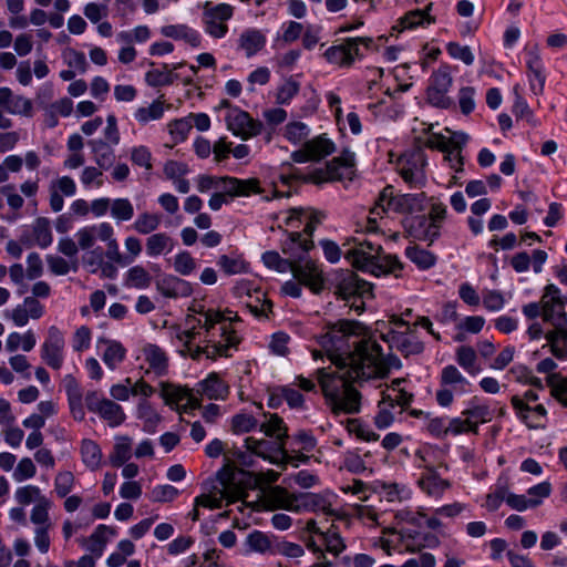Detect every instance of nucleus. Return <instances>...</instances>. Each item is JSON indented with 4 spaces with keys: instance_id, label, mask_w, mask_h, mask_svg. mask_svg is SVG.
<instances>
[{
    "instance_id": "obj_1",
    "label": "nucleus",
    "mask_w": 567,
    "mask_h": 567,
    "mask_svg": "<svg viewBox=\"0 0 567 567\" xmlns=\"http://www.w3.org/2000/svg\"><path fill=\"white\" fill-rule=\"evenodd\" d=\"M362 329L357 321L340 320L320 338V344L334 368L318 369L316 374L326 404L334 415L358 413L361 394L353 383L383 378L390 370L381 346L371 338L354 342L355 350L351 353L343 351L347 338L359 336Z\"/></svg>"
},
{
    "instance_id": "obj_2",
    "label": "nucleus",
    "mask_w": 567,
    "mask_h": 567,
    "mask_svg": "<svg viewBox=\"0 0 567 567\" xmlns=\"http://www.w3.org/2000/svg\"><path fill=\"white\" fill-rule=\"evenodd\" d=\"M344 258L357 269L368 271L377 277L392 274L400 276L402 262L393 255L381 256V246L372 240L359 237L348 238Z\"/></svg>"
},
{
    "instance_id": "obj_3",
    "label": "nucleus",
    "mask_w": 567,
    "mask_h": 567,
    "mask_svg": "<svg viewBox=\"0 0 567 567\" xmlns=\"http://www.w3.org/2000/svg\"><path fill=\"white\" fill-rule=\"evenodd\" d=\"M425 194H402L393 196V187L386 186L380 194L371 215H380L385 212V206L400 214H414L424 209Z\"/></svg>"
},
{
    "instance_id": "obj_4",
    "label": "nucleus",
    "mask_w": 567,
    "mask_h": 567,
    "mask_svg": "<svg viewBox=\"0 0 567 567\" xmlns=\"http://www.w3.org/2000/svg\"><path fill=\"white\" fill-rule=\"evenodd\" d=\"M195 319L194 315H188L186 318L187 330L177 333L176 338L184 346L183 354H188L192 359L198 360L202 355L207 359L215 360L217 357L225 355L227 352V344L214 343L206 344L205 347L193 346V341L202 336L199 330H196V324L193 322Z\"/></svg>"
},
{
    "instance_id": "obj_5",
    "label": "nucleus",
    "mask_w": 567,
    "mask_h": 567,
    "mask_svg": "<svg viewBox=\"0 0 567 567\" xmlns=\"http://www.w3.org/2000/svg\"><path fill=\"white\" fill-rule=\"evenodd\" d=\"M425 166V154L417 150L399 158L398 172L411 187L422 188L426 183Z\"/></svg>"
},
{
    "instance_id": "obj_6",
    "label": "nucleus",
    "mask_w": 567,
    "mask_h": 567,
    "mask_svg": "<svg viewBox=\"0 0 567 567\" xmlns=\"http://www.w3.org/2000/svg\"><path fill=\"white\" fill-rule=\"evenodd\" d=\"M453 78L451 66L442 64L436 71L433 72L427 87V101L441 109H449L453 105L452 99L447 92L452 85Z\"/></svg>"
},
{
    "instance_id": "obj_7",
    "label": "nucleus",
    "mask_w": 567,
    "mask_h": 567,
    "mask_svg": "<svg viewBox=\"0 0 567 567\" xmlns=\"http://www.w3.org/2000/svg\"><path fill=\"white\" fill-rule=\"evenodd\" d=\"M565 300L557 286L550 284L544 289L542 296V317L545 322L551 326H561L567 323L565 311Z\"/></svg>"
},
{
    "instance_id": "obj_8",
    "label": "nucleus",
    "mask_w": 567,
    "mask_h": 567,
    "mask_svg": "<svg viewBox=\"0 0 567 567\" xmlns=\"http://www.w3.org/2000/svg\"><path fill=\"white\" fill-rule=\"evenodd\" d=\"M233 7L227 3L212 6L206 2L204 6L203 23L205 31L213 38H224L228 31L227 21L233 17Z\"/></svg>"
},
{
    "instance_id": "obj_9",
    "label": "nucleus",
    "mask_w": 567,
    "mask_h": 567,
    "mask_svg": "<svg viewBox=\"0 0 567 567\" xmlns=\"http://www.w3.org/2000/svg\"><path fill=\"white\" fill-rule=\"evenodd\" d=\"M290 271L295 279L308 287L313 293H320L323 289V272L313 260L306 257L292 259Z\"/></svg>"
},
{
    "instance_id": "obj_10",
    "label": "nucleus",
    "mask_w": 567,
    "mask_h": 567,
    "mask_svg": "<svg viewBox=\"0 0 567 567\" xmlns=\"http://www.w3.org/2000/svg\"><path fill=\"white\" fill-rule=\"evenodd\" d=\"M86 408L99 414L110 426H118L125 420V413L116 402L102 398L96 391L89 392L85 396Z\"/></svg>"
},
{
    "instance_id": "obj_11",
    "label": "nucleus",
    "mask_w": 567,
    "mask_h": 567,
    "mask_svg": "<svg viewBox=\"0 0 567 567\" xmlns=\"http://www.w3.org/2000/svg\"><path fill=\"white\" fill-rule=\"evenodd\" d=\"M354 166V154L344 151L340 156L333 158L328 163L326 169L315 172L311 176L305 178L315 183L341 181L351 174Z\"/></svg>"
},
{
    "instance_id": "obj_12",
    "label": "nucleus",
    "mask_w": 567,
    "mask_h": 567,
    "mask_svg": "<svg viewBox=\"0 0 567 567\" xmlns=\"http://www.w3.org/2000/svg\"><path fill=\"white\" fill-rule=\"evenodd\" d=\"M192 310L203 317V330L205 331V336L203 338V342H207V344L220 343L227 344V349L237 342V338L234 331H228L225 326L219 328V334L223 340L216 341L214 337V330L216 324L220 323L225 318L220 312L214 310H204L203 307L200 309H196L195 307Z\"/></svg>"
},
{
    "instance_id": "obj_13",
    "label": "nucleus",
    "mask_w": 567,
    "mask_h": 567,
    "mask_svg": "<svg viewBox=\"0 0 567 567\" xmlns=\"http://www.w3.org/2000/svg\"><path fill=\"white\" fill-rule=\"evenodd\" d=\"M65 341L64 336L55 326L48 329V337L41 347V358L51 369L59 370L63 365Z\"/></svg>"
},
{
    "instance_id": "obj_14",
    "label": "nucleus",
    "mask_w": 567,
    "mask_h": 567,
    "mask_svg": "<svg viewBox=\"0 0 567 567\" xmlns=\"http://www.w3.org/2000/svg\"><path fill=\"white\" fill-rule=\"evenodd\" d=\"M226 123L234 135L248 140L261 133L262 123L250 117L239 109H230L226 115Z\"/></svg>"
},
{
    "instance_id": "obj_15",
    "label": "nucleus",
    "mask_w": 567,
    "mask_h": 567,
    "mask_svg": "<svg viewBox=\"0 0 567 567\" xmlns=\"http://www.w3.org/2000/svg\"><path fill=\"white\" fill-rule=\"evenodd\" d=\"M384 533H391L396 536V544L404 548V551L414 554L421 551L426 546L434 547L439 544L436 536L425 534L422 538L416 529L402 527L400 529H386Z\"/></svg>"
},
{
    "instance_id": "obj_16",
    "label": "nucleus",
    "mask_w": 567,
    "mask_h": 567,
    "mask_svg": "<svg viewBox=\"0 0 567 567\" xmlns=\"http://www.w3.org/2000/svg\"><path fill=\"white\" fill-rule=\"evenodd\" d=\"M161 396L164 399L166 404H179L186 400V403L178 408L179 412L188 413L192 410L200 408V400L194 394V391L175 385L167 382L161 383Z\"/></svg>"
},
{
    "instance_id": "obj_17",
    "label": "nucleus",
    "mask_w": 567,
    "mask_h": 567,
    "mask_svg": "<svg viewBox=\"0 0 567 567\" xmlns=\"http://www.w3.org/2000/svg\"><path fill=\"white\" fill-rule=\"evenodd\" d=\"M336 293L341 299L350 301L353 297L371 296L372 285L360 279L354 272L347 270L340 274L337 279Z\"/></svg>"
},
{
    "instance_id": "obj_18",
    "label": "nucleus",
    "mask_w": 567,
    "mask_h": 567,
    "mask_svg": "<svg viewBox=\"0 0 567 567\" xmlns=\"http://www.w3.org/2000/svg\"><path fill=\"white\" fill-rule=\"evenodd\" d=\"M301 494H291L281 486L271 487L265 493L262 503L269 511L282 508L290 512H300Z\"/></svg>"
},
{
    "instance_id": "obj_19",
    "label": "nucleus",
    "mask_w": 567,
    "mask_h": 567,
    "mask_svg": "<svg viewBox=\"0 0 567 567\" xmlns=\"http://www.w3.org/2000/svg\"><path fill=\"white\" fill-rule=\"evenodd\" d=\"M556 368L557 363L553 359L546 358L537 364L536 370L539 373L548 374L546 382L550 388L551 395L567 406V379L559 373H554Z\"/></svg>"
},
{
    "instance_id": "obj_20",
    "label": "nucleus",
    "mask_w": 567,
    "mask_h": 567,
    "mask_svg": "<svg viewBox=\"0 0 567 567\" xmlns=\"http://www.w3.org/2000/svg\"><path fill=\"white\" fill-rule=\"evenodd\" d=\"M218 192L229 198L249 196L252 193H261L257 178L239 179L236 177H219Z\"/></svg>"
},
{
    "instance_id": "obj_21",
    "label": "nucleus",
    "mask_w": 567,
    "mask_h": 567,
    "mask_svg": "<svg viewBox=\"0 0 567 567\" xmlns=\"http://www.w3.org/2000/svg\"><path fill=\"white\" fill-rule=\"evenodd\" d=\"M333 152V143L324 137H317L305 143L302 150L295 151L291 158L296 163L319 161Z\"/></svg>"
},
{
    "instance_id": "obj_22",
    "label": "nucleus",
    "mask_w": 567,
    "mask_h": 567,
    "mask_svg": "<svg viewBox=\"0 0 567 567\" xmlns=\"http://www.w3.org/2000/svg\"><path fill=\"white\" fill-rule=\"evenodd\" d=\"M44 315V306L34 297H25L21 305H18L6 313L17 327H24L30 319L38 320Z\"/></svg>"
},
{
    "instance_id": "obj_23",
    "label": "nucleus",
    "mask_w": 567,
    "mask_h": 567,
    "mask_svg": "<svg viewBox=\"0 0 567 567\" xmlns=\"http://www.w3.org/2000/svg\"><path fill=\"white\" fill-rule=\"evenodd\" d=\"M157 291L165 298H185L193 293L190 282L176 277L174 275H166L156 281Z\"/></svg>"
},
{
    "instance_id": "obj_24",
    "label": "nucleus",
    "mask_w": 567,
    "mask_h": 567,
    "mask_svg": "<svg viewBox=\"0 0 567 567\" xmlns=\"http://www.w3.org/2000/svg\"><path fill=\"white\" fill-rule=\"evenodd\" d=\"M391 349H396L405 357L411 354H419L423 351V343L412 333H403L396 331H390L383 336Z\"/></svg>"
},
{
    "instance_id": "obj_25",
    "label": "nucleus",
    "mask_w": 567,
    "mask_h": 567,
    "mask_svg": "<svg viewBox=\"0 0 567 567\" xmlns=\"http://www.w3.org/2000/svg\"><path fill=\"white\" fill-rule=\"evenodd\" d=\"M419 466H422L421 464ZM424 472L419 478V486L421 489L430 496H441L450 488L451 484L449 481L443 480L437 474L436 470L429 464H424Z\"/></svg>"
},
{
    "instance_id": "obj_26",
    "label": "nucleus",
    "mask_w": 567,
    "mask_h": 567,
    "mask_svg": "<svg viewBox=\"0 0 567 567\" xmlns=\"http://www.w3.org/2000/svg\"><path fill=\"white\" fill-rule=\"evenodd\" d=\"M313 248L312 239L303 237L301 233L292 231L282 243L281 249L289 259L305 258L310 249Z\"/></svg>"
},
{
    "instance_id": "obj_27",
    "label": "nucleus",
    "mask_w": 567,
    "mask_h": 567,
    "mask_svg": "<svg viewBox=\"0 0 567 567\" xmlns=\"http://www.w3.org/2000/svg\"><path fill=\"white\" fill-rule=\"evenodd\" d=\"M288 214L289 215L285 219V224L287 226H292L293 220H306V226L301 234L303 237L309 239H311L317 225L320 224L323 218L322 213L303 208H292Z\"/></svg>"
},
{
    "instance_id": "obj_28",
    "label": "nucleus",
    "mask_w": 567,
    "mask_h": 567,
    "mask_svg": "<svg viewBox=\"0 0 567 567\" xmlns=\"http://www.w3.org/2000/svg\"><path fill=\"white\" fill-rule=\"evenodd\" d=\"M195 391L209 400H224L229 393V388L216 373H210L205 380L198 382Z\"/></svg>"
},
{
    "instance_id": "obj_29",
    "label": "nucleus",
    "mask_w": 567,
    "mask_h": 567,
    "mask_svg": "<svg viewBox=\"0 0 567 567\" xmlns=\"http://www.w3.org/2000/svg\"><path fill=\"white\" fill-rule=\"evenodd\" d=\"M145 362L148 364L146 373H154L155 377H163L167 372L168 359L165 352L156 344H146L143 350Z\"/></svg>"
},
{
    "instance_id": "obj_30",
    "label": "nucleus",
    "mask_w": 567,
    "mask_h": 567,
    "mask_svg": "<svg viewBox=\"0 0 567 567\" xmlns=\"http://www.w3.org/2000/svg\"><path fill=\"white\" fill-rule=\"evenodd\" d=\"M553 327L551 330L545 333V339L551 354L559 360H564L567 358V323Z\"/></svg>"
},
{
    "instance_id": "obj_31",
    "label": "nucleus",
    "mask_w": 567,
    "mask_h": 567,
    "mask_svg": "<svg viewBox=\"0 0 567 567\" xmlns=\"http://www.w3.org/2000/svg\"><path fill=\"white\" fill-rule=\"evenodd\" d=\"M161 33L174 40H183L192 47H199L200 35L193 28L187 24H168L161 29Z\"/></svg>"
},
{
    "instance_id": "obj_32",
    "label": "nucleus",
    "mask_w": 567,
    "mask_h": 567,
    "mask_svg": "<svg viewBox=\"0 0 567 567\" xmlns=\"http://www.w3.org/2000/svg\"><path fill=\"white\" fill-rule=\"evenodd\" d=\"M107 535H114V529L106 525H99L89 538L82 540V545L95 558H100L107 543Z\"/></svg>"
},
{
    "instance_id": "obj_33",
    "label": "nucleus",
    "mask_w": 567,
    "mask_h": 567,
    "mask_svg": "<svg viewBox=\"0 0 567 567\" xmlns=\"http://www.w3.org/2000/svg\"><path fill=\"white\" fill-rule=\"evenodd\" d=\"M110 225V223L104 221L97 225H91L80 228L75 233V238L80 249H91L95 245L97 239L101 240V234H105Z\"/></svg>"
},
{
    "instance_id": "obj_34",
    "label": "nucleus",
    "mask_w": 567,
    "mask_h": 567,
    "mask_svg": "<svg viewBox=\"0 0 567 567\" xmlns=\"http://www.w3.org/2000/svg\"><path fill=\"white\" fill-rule=\"evenodd\" d=\"M301 511H312L316 513H322L328 516L339 517L338 512L332 508L331 502L324 496L318 494L301 493L300 512Z\"/></svg>"
},
{
    "instance_id": "obj_35",
    "label": "nucleus",
    "mask_w": 567,
    "mask_h": 567,
    "mask_svg": "<svg viewBox=\"0 0 567 567\" xmlns=\"http://www.w3.org/2000/svg\"><path fill=\"white\" fill-rule=\"evenodd\" d=\"M260 430L267 436H275L278 441H280L277 450L282 454L284 462L288 463L291 457L288 456L284 444L281 443V441L287 436V427L285 426L282 419L277 414H272L267 422L260 425Z\"/></svg>"
},
{
    "instance_id": "obj_36",
    "label": "nucleus",
    "mask_w": 567,
    "mask_h": 567,
    "mask_svg": "<svg viewBox=\"0 0 567 567\" xmlns=\"http://www.w3.org/2000/svg\"><path fill=\"white\" fill-rule=\"evenodd\" d=\"M174 239L166 233H155L147 237L145 249L148 257L168 254L174 249Z\"/></svg>"
},
{
    "instance_id": "obj_37",
    "label": "nucleus",
    "mask_w": 567,
    "mask_h": 567,
    "mask_svg": "<svg viewBox=\"0 0 567 567\" xmlns=\"http://www.w3.org/2000/svg\"><path fill=\"white\" fill-rule=\"evenodd\" d=\"M432 3H429L424 10H412L400 19L399 25H394L393 30L402 31L404 29L414 28L416 25L430 24L434 22V18L429 14Z\"/></svg>"
},
{
    "instance_id": "obj_38",
    "label": "nucleus",
    "mask_w": 567,
    "mask_h": 567,
    "mask_svg": "<svg viewBox=\"0 0 567 567\" xmlns=\"http://www.w3.org/2000/svg\"><path fill=\"white\" fill-rule=\"evenodd\" d=\"M265 43V35L256 29L245 30L239 37V48L245 51L248 58L260 51Z\"/></svg>"
},
{
    "instance_id": "obj_39",
    "label": "nucleus",
    "mask_w": 567,
    "mask_h": 567,
    "mask_svg": "<svg viewBox=\"0 0 567 567\" xmlns=\"http://www.w3.org/2000/svg\"><path fill=\"white\" fill-rule=\"evenodd\" d=\"M101 241L106 243V251L104 257L122 267L130 265L128 258L124 257V255L120 252L118 243L114 237V228L112 225L109 226V229L105 234H101Z\"/></svg>"
},
{
    "instance_id": "obj_40",
    "label": "nucleus",
    "mask_w": 567,
    "mask_h": 567,
    "mask_svg": "<svg viewBox=\"0 0 567 567\" xmlns=\"http://www.w3.org/2000/svg\"><path fill=\"white\" fill-rule=\"evenodd\" d=\"M99 343L105 344V350L102 355L104 363L114 370L125 358L126 350L121 342L115 340L100 339Z\"/></svg>"
},
{
    "instance_id": "obj_41",
    "label": "nucleus",
    "mask_w": 567,
    "mask_h": 567,
    "mask_svg": "<svg viewBox=\"0 0 567 567\" xmlns=\"http://www.w3.org/2000/svg\"><path fill=\"white\" fill-rule=\"evenodd\" d=\"M81 456L85 466L91 471L100 468L102 463V451L96 442L90 439H84L81 442Z\"/></svg>"
},
{
    "instance_id": "obj_42",
    "label": "nucleus",
    "mask_w": 567,
    "mask_h": 567,
    "mask_svg": "<svg viewBox=\"0 0 567 567\" xmlns=\"http://www.w3.org/2000/svg\"><path fill=\"white\" fill-rule=\"evenodd\" d=\"M90 146L94 154V161L100 168L107 169L115 159L114 150L103 140H93Z\"/></svg>"
},
{
    "instance_id": "obj_43",
    "label": "nucleus",
    "mask_w": 567,
    "mask_h": 567,
    "mask_svg": "<svg viewBox=\"0 0 567 567\" xmlns=\"http://www.w3.org/2000/svg\"><path fill=\"white\" fill-rule=\"evenodd\" d=\"M137 417L144 423V431L154 433L161 422L159 414L154 410L148 401L142 399L137 405Z\"/></svg>"
},
{
    "instance_id": "obj_44",
    "label": "nucleus",
    "mask_w": 567,
    "mask_h": 567,
    "mask_svg": "<svg viewBox=\"0 0 567 567\" xmlns=\"http://www.w3.org/2000/svg\"><path fill=\"white\" fill-rule=\"evenodd\" d=\"M164 103L159 100H155L148 106L138 107L134 113V117L140 124L146 125L151 121L161 120L164 115Z\"/></svg>"
},
{
    "instance_id": "obj_45",
    "label": "nucleus",
    "mask_w": 567,
    "mask_h": 567,
    "mask_svg": "<svg viewBox=\"0 0 567 567\" xmlns=\"http://www.w3.org/2000/svg\"><path fill=\"white\" fill-rule=\"evenodd\" d=\"M162 223V216L155 213H141L133 224V228L141 235H148L155 231Z\"/></svg>"
},
{
    "instance_id": "obj_46",
    "label": "nucleus",
    "mask_w": 567,
    "mask_h": 567,
    "mask_svg": "<svg viewBox=\"0 0 567 567\" xmlns=\"http://www.w3.org/2000/svg\"><path fill=\"white\" fill-rule=\"evenodd\" d=\"M152 282V276L143 266L130 268L125 275V285L131 288L146 289Z\"/></svg>"
},
{
    "instance_id": "obj_47",
    "label": "nucleus",
    "mask_w": 567,
    "mask_h": 567,
    "mask_svg": "<svg viewBox=\"0 0 567 567\" xmlns=\"http://www.w3.org/2000/svg\"><path fill=\"white\" fill-rule=\"evenodd\" d=\"M245 447L250 454L261 457L262 460H267L270 463L278 464V462L270 455L272 450V444L270 442L248 436L245 439Z\"/></svg>"
},
{
    "instance_id": "obj_48",
    "label": "nucleus",
    "mask_w": 567,
    "mask_h": 567,
    "mask_svg": "<svg viewBox=\"0 0 567 567\" xmlns=\"http://www.w3.org/2000/svg\"><path fill=\"white\" fill-rule=\"evenodd\" d=\"M527 68L529 73L537 79V84L532 83V91L534 94L539 95L544 91L545 75L543 74V66L540 56L537 51L529 52V59L527 61Z\"/></svg>"
},
{
    "instance_id": "obj_49",
    "label": "nucleus",
    "mask_w": 567,
    "mask_h": 567,
    "mask_svg": "<svg viewBox=\"0 0 567 567\" xmlns=\"http://www.w3.org/2000/svg\"><path fill=\"white\" fill-rule=\"evenodd\" d=\"M441 384L443 386L452 385L455 390L465 392L470 385L468 381L462 375L458 369L454 365H447L442 370Z\"/></svg>"
},
{
    "instance_id": "obj_50",
    "label": "nucleus",
    "mask_w": 567,
    "mask_h": 567,
    "mask_svg": "<svg viewBox=\"0 0 567 567\" xmlns=\"http://www.w3.org/2000/svg\"><path fill=\"white\" fill-rule=\"evenodd\" d=\"M132 441L128 436H120L116 439L114 452L110 460L113 466H122L132 456Z\"/></svg>"
},
{
    "instance_id": "obj_51",
    "label": "nucleus",
    "mask_w": 567,
    "mask_h": 567,
    "mask_svg": "<svg viewBox=\"0 0 567 567\" xmlns=\"http://www.w3.org/2000/svg\"><path fill=\"white\" fill-rule=\"evenodd\" d=\"M406 257L414 262L420 269H429L435 264V256L417 246L408 247L405 250Z\"/></svg>"
},
{
    "instance_id": "obj_52",
    "label": "nucleus",
    "mask_w": 567,
    "mask_h": 567,
    "mask_svg": "<svg viewBox=\"0 0 567 567\" xmlns=\"http://www.w3.org/2000/svg\"><path fill=\"white\" fill-rule=\"evenodd\" d=\"M33 238L41 248H47L51 245L52 233L49 219L43 217L35 219L33 224Z\"/></svg>"
},
{
    "instance_id": "obj_53",
    "label": "nucleus",
    "mask_w": 567,
    "mask_h": 567,
    "mask_svg": "<svg viewBox=\"0 0 567 567\" xmlns=\"http://www.w3.org/2000/svg\"><path fill=\"white\" fill-rule=\"evenodd\" d=\"M111 216L117 221L131 220L134 216L133 204L128 198L112 199Z\"/></svg>"
},
{
    "instance_id": "obj_54",
    "label": "nucleus",
    "mask_w": 567,
    "mask_h": 567,
    "mask_svg": "<svg viewBox=\"0 0 567 567\" xmlns=\"http://www.w3.org/2000/svg\"><path fill=\"white\" fill-rule=\"evenodd\" d=\"M246 545L250 551L259 554L270 551L272 548L270 537L260 530L250 533L246 538Z\"/></svg>"
},
{
    "instance_id": "obj_55",
    "label": "nucleus",
    "mask_w": 567,
    "mask_h": 567,
    "mask_svg": "<svg viewBox=\"0 0 567 567\" xmlns=\"http://www.w3.org/2000/svg\"><path fill=\"white\" fill-rule=\"evenodd\" d=\"M52 507V502L49 498L42 499L41 503L37 504L30 515V520L37 525V527H52L49 517V509Z\"/></svg>"
},
{
    "instance_id": "obj_56",
    "label": "nucleus",
    "mask_w": 567,
    "mask_h": 567,
    "mask_svg": "<svg viewBox=\"0 0 567 567\" xmlns=\"http://www.w3.org/2000/svg\"><path fill=\"white\" fill-rule=\"evenodd\" d=\"M14 497L20 505H29L32 502H37V504H39L42 499L47 498L41 494V489L35 485L19 487L14 493Z\"/></svg>"
},
{
    "instance_id": "obj_57",
    "label": "nucleus",
    "mask_w": 567,
    "mask_h": 567,
    "mask_svg": "<svg viewBox=\"0 0 567 567\" xmlns=\"http://www.w3.org/2000/svg\"><path fill=\"white\" fill-rule=\"evenodd\" d=\"M300 83L292 76L288 78L277 90L276 102L278 104H289L290 101L298 94Z\"/></svg>"
},
{
    "instance_id": "obj_58",
    "label": "nucleus",
    "mask_w": 567,
    "mask_h": 567,
    "mask_svg": "<svg viewBox=\"0 0 567 567\" xmlns=\"http://www.w3.org/2000/svg\"><path fill=\"white\" fill-rule=\"evenodd\" d=\"M382 398L392 403L393 408L400 406L404 409L411 403L413 394L404 391L402 388L390 386L386 392L382 393Z\"/></svg>"
},
{
    "instance_id": "obj_59",
    "label": "nucleus",
    "mask_w": 567,
    "mask_h": 567,
    "mask_svg": "<svg viewBox=\"0 0 567 567\" xmlns=\"http://www.w3.org/2000/svg\"><path fill=\"white\" fill-rule=\"evenodd\" d=\"M173 268L177 274L188 276L196 269V260L188 251H181L173 259Z\"/></svg>"
},
{
    "instance_id": "obj_60",
    "label": "nucleus",
    "mask_w": 567,
    "mask_h": 567,
    "mask_svg": "<svg viewBox=\"0 0 567 567\" xmlns=\"http://www.w3.org/2000/svg\"><path fill=\"white\" fill-rule=\"evenodd\" d=\"M103 169L99 166H85L81 173L80 181L86 188H100L103 185Z\"/></svg>"
},
{
    "instance_id": "obj_61",
    "label": "nucleus",
    "mask_w": 567,
    "mask_h": 567,
    "mask_svg": "<svg viewBox=\"0 0 567 567\" xmlns=\"http://www.w3.org/2000/svg\"><path fill=\"white\" fill-rule=\"evenodd\" d=\"M262 261L266 267L275 269L279 272L290 271L292 259L281 258L277 251L270 250L262 254Z\"/></svg>"
},
{
    "instance_id": "obj_62",
    "label": "nucleus",
    "mask_w": 567,
    "mask_h": 567,
    "mask_svg": "<svg viewBox=\"0 0 567 567\" xmlns=\"http://www.w3.org/2000/svg\"><path fill=\"white\" fill-rule=\"evenodd\" d=\"M462 415L467 416L471 421V425L474 427V433H477V425L480 423H486L491 420V411L485 405H475L466 409L463 411Z\"/></svg>"
},
{
    "instance_id": "obj_63",
    "label": "nucleus",
    "mask_w": 567,
    "mask_h": 567,
    "mask_svg": "<svg viewBox=\"0 0 567 567\" xmlns=\"http://www.w3.org/2000/svg\"><path fill=\"white\" fill-rule=\"evenodd\" d=\"M75 477L72 472H59L54 478V491L59 497H65L74 487Z\"/></svg>"
},
{
    "instance_id": "obj_64",
    "label": "nucleus",
    "mask_w": 567,
    "mask_h": 567,
    "mask_svg": "<svg viewBox=\"0 0 567 567\" xmlns=\"http://www.w3.org/2000/svg\"><path fill=\"white\" fill-rule=\"evenodd\" d=\"M178 495V489L172 485H157L155 486L151 494L150 498L155 503H168L173 502Z\"/></svg>"
}]
</instances>
